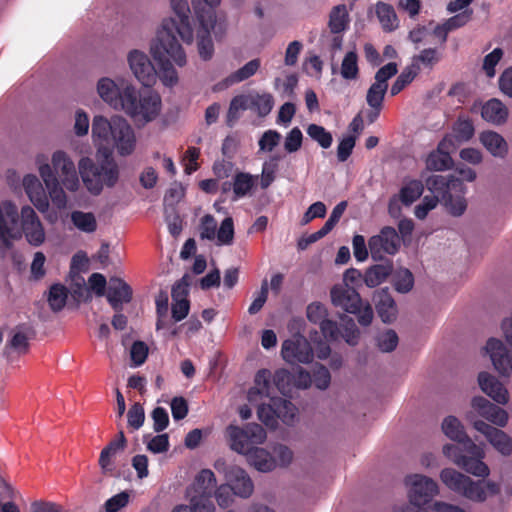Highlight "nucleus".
<instances>
[{
  "instance_id": "8fccbe9b",
  "label": "nucleus",
  "mask_w": 512,
  "mask_h": 512,
  "mask_svg": "<svg viewBox=\"0 0 512 512\" xmlns=\"http://www.w3.org/2000/svg\"><path fill=\"white\" fill-rule=\"evenodd\" d=\"M307 134L324 149L332 145L333 138L331 133L320 125L310 124L307 128Z\"/></svg>"
},
{
  "instance_id": "6ab92c4d",
  "label": "nucleus",
  "mask_w": 512,
  "mask_h": 512,
  "mask_svg": "<svg viewBox=\"0 0 512 512\" xmlns=\"http://www.w3.org/2000/svg\"><path fill=\"white\" fill-rule=\"evenodd\" d=\"M480 390L499 405H507L510 401L508 388L493 374L481 371L477 376Z\"/></svg>"
},
{
  "instance_id": "20e7f679",
  "label": "nucleus",
  "mask_w": 512,
  "mask_h": 512,
  "mask_svg": "<svg viewBox=\"0 0 512 512\" xmlns=\"http://www.w3.org/2000/svg\"><path fill=\"white\" fill-rule=\"evenodd\" d=\"M91 138L96 156L128 157L137 148V136L131 124L121 115L110 117L98 114L91 123Z\"/></svg>"
},
{
  "instance_id": "4be33fe9",
  "label": "nucleus",
  "mask_w": 512,
  "mask_h": 512,
  "mask_svg": "<svg viewBox=\"0 0 512 512\" xmlns=\"http://www.w3.org/2000/svg\"><path fill=\"white\" fill-rule=\"evenodd\" d=\"M468 450L475 457L464 456L463 459L455 460V465L475 477H488L490 475V469L488 465L483 462V458L485 457L484 451L473 442H470L468 445Z\"/></svg>"
},
{
  "instance_id": "052dcab7",
  "label": "nucleus",
  "mask_w": 512,
  "mask_h": 512,
  "mask_svg": "<svg viewBox=\"0 0 512 512\" xmlns=\"http://www.w3.org/2000/svg\"><path fill=\"white\" fill-rule=\"evenodd\" d=\"M306 316L310 322L320 326L327 319L328 311L323 304L313 302L307 306Z\"/></svg>"
},
{
  "instance_id": "de8ad7c7",
  "label": "nucleus",
  "mask_w": 512,
  "mask_h": 512,
  "mask_svg": "<svg viewBox=\"0 0 512 512\" xmlns=\"http://www.w3.org/2000/svg\"><path fill=\"white\" fill-rule=\"evenodd\" d=\"M475 129L471 120L467 118H459L454 124L453 133L451 135L458 145L457 142H464L470 140L474 135Z\"/></svg>"
},
{
  "instance_id": "4468645a",
  "label": "nucleus",
  "mask_w": 512,
  "mask_h": 512,
  "mask_svg": "<svg viewBox=\"0 0 512 512\" xmlns=\"http://www.w3.org/2000/svg\"><path fill=\"white\" fill-rule=\"evenodd\" d=\"M397 71V64L390 62L376 72L374 83L369 87L366 95L367 104L373 109V112L369 114L370 122L378 117L388 89V80L396 75Z\"/></svg>"
},
{
  "instance_id": "864d4df0",
  "label": "nucleus",
  "mask_w": 512,
  "mask_h": 512,
  "mask_svg": "<svg viewBox=\"0 0 512 512\" xmlns=\"http://www.w3.org/2000/svg\"><path fill=\"white\" fill-rule=\"evenodd\" d=\"M90 128V118L88 113L78 108L73 116V132L77 137H84L88 134Z\"/></svg>"
},
{
  "instance_id": "e2e57ef3",
  "label": "nucleus",
  "mask_w": 512,
  "mask_h": 512,
  "mask_svg": "<svg viewBox=\"0 0 512 512\" xmlns=\"http://www.w3.org/2000/svg\"><path fill=\"white\" fill-rule=\"evenodd\" d=\"M217 222L211 215H205L201 218L199 225L200 237L207 240H215Z\"/></svg>"
},
{
  "instance_id": "4d7b16f0",
  "label": "nucleus",
  "mask_w": 512,
  "mask_h": 512,
  "mask_svg": "<svg viewBox=\"0 0 512 512\" xmlns=\"http://www.w3.org/2000/svg\"><path fill=\"white\" fill-rule=\"evenodd\" d=\"M484 419H486L492 426L500 429L508 424L509 414L505 409L494 404Z\"/></svg>"
},
{
  "instance_id": "a18cd8bd",
  "label": "nucleus",
  "mask_w": 512,
  "mask_h": 512,
  "mask_svg": "<svg viewBox=\"0 0 512 512\" xmlns=\"http://www.w3.org/2000/svg\"><path fill=\"white\" fill-rule=\"evenodd\" d=\"M261 62L259 59H253L247 62L243 67L239 68L237 71L229 75L226 79L228 84H235L242 82L258 71L260 68Z\"/></svg>"
},
{
  "instance_id": "ea45409f",
  "label": "nucleus",
  "mask_w": 512,
  "mask_h": 512,
  "mask_svg": "<svg viewBox=\"0 0 512 512\" xmlns=\"http://www.w3.org/2000/svg\"><path fill=\"white\" fill-rule=\"evenodd\" d=\"M340 75L347 81L356 80L358 78V56L355 51H349L345 54L340 66Z\"/></svg>"
},
{
  "instance_id": "f257e3e1",
  "label": "nucleus",
  "mask_w": 512,
  "mask_h": 512,
  "mask_svg": "<svg viewBox=\"0 0 512 512\" xmlns=\"http://www.w3.org/2000/svg\"><path fill=\"white\" fill-rule=\"evenodd\" d=\"M168 4L175 17L168 16L161 20L149 43V52L160 63L168 56L177 67L182 68L187 64V55L176 34L187 45L194 42L190 7L188 0H168Z\"/></svg>"
},
{
  "instance_id": "473e14b6",
  "label": "nucleus",
  "mask_w": 512,
  "mask_h": 512,
  "mask_svg": "<svg viewBox=\"0 0 512 512\" xmlns=\"http://www.w3.org/2000/svg\"><path fill=\"white\" fill-rule=\"evenodd\" d=\"M246 457L249 464L260 472H270L277 467L274 457L257 446Z\"/></svg>"
},
{
  "instance_id": "f3484780",
  "label": "nucleus",
  "mask_w": 512,
  "mask_h": 512,
  "mask_svg": "<svg viewBox=\"0 0 512 512\" xmlns=\"http://www.w3.org/2000/svg\"><path fill=\"white\" fill-rule=\"evenodd\" d=\"M281 356L290 364H308L313 360L314 351L309 341L303 335L296 334L283 341Z\"/></svg>"
},
{
  "instance_id": "b1692460",
  "label": "nucleus",
  "mask_w": 512,
  "mask_h": 512,
  "mask_svg": "<svg viewBox=\"0 0 512 512\" xmlns=\"http://www.w3.org/2000/svg\"><path fill=\"white\" fill-rule=\"evenodd\" d=\"M330 296L334 306L348 313H356L362 301L355 287L335 285L331 289Z\"/></svg>"
},
{
  "instance_id": "603ef678",
  "label": "nucleus",
  "mask_w": 512,
  "mask_h": 512,
  "mask_svg": "<svg viewBox=\"0 0 512 512\" xmlns=\"http://www.w3.org/2000/svg\"><path fill=\"white\" fill-rule=\"evenodd\" d=\"M282 139L281 134L276 131L269 129L265 131L258 141L259 152L271 153L279 145Z\"/></svg>"
},
{
  "instance_id": "f8f14e48",
  "label": "nucleus",
  "mask_w": 512,
  "mask_h": 512,
  "mask_svg": "<svg viewBox=\"0 0 512 512\" xmlns=\"http://www.w3.org/2000/svg\"><path fill=\"white\" fill-rule=\"evenodd\" d=\"M225 438L233 451L247 456L256 446L265 442L267 434L260 425L255 423L248 424L244 428L230 424L225 429Z\"/></svg>"
},
{
  "instance_id": "f03ea898",
  "label": "nucleus",
  "mask_w": 512,
  "mask_h": 512,
  "mask_svg": "<svg viewBox=\"0 0 512 512\" xmlns=\"http://www.w3.org/2000/svg\"><path fill=\"white\" fill-rule=\"evenodd\" d=\"M34 163L52 203L58 209L66 208V192H78L82 182L73 159L66 151L57 149L50 158L45 153L36 154Z\"/></svg>"
},
{
  "instance_id": "4c0bfd02",
  "label": "nucleus",
  "mask_w": 512,
  "mask_h": 512,
  "mask_svg": "<svg viewBox=\"0 0 512 512\" xmlns=\"http://www.w3.org/2000/svg\"><path fill=\"white\" fill-rule=\"evenodd\" d=\"M391 272L388 265L377 264L366 270L363 280L369 288H374L382 284Z\"/></svg>"
},
{
  "instance_id": "72a5a7b5",
  "label": "nucleus",
  "mask_w": 512,
  "mask_h": 512,
  "mask_svg": "<svg viewBox=\"0 0 512 512\" xmlns=\"http://www.w3.org/2000/svg\"><path fill=\"white\" fill-rule=\"evenodd\" d=\"M156 330H169L172 336L177 335L178 330L171 327V321L168 319V295L166 292H160L156 297Z\"/></svg>"
},
{
  "instance_id": "dca6fc26",
  "label": "nucleus",
  "mask_w": 512,
  "mask_h": 512,
  "mask_svg": "<svg viewBox=\"0 0 512 512\" xmlns=\"http://www.w3.org/2000/svg\"><path fill=\"white\" fill-rule=\"evenodd\" d=\"M401 244V237L396 229L390 226L383 227L378 234L368 240L369 251L375 260L382 259L384 255H395Z\"/></svg>"
},
{
  "instance_id": "2eb2a0df",
  "label": "nucleus",
  "mask_w": 512,
  "mask_h": 512,
  "mask_svg": "<svg viewBox=\"0 0 512 512\" xmlns=\"http://www.w3.org/2000/svg\"><path fill=\"white\" fill-rule=\"evenodd\" d=\"M472 427L481 433L488 443L502 456L512 454V438L503 430L492 426L488 422L473 417L472 413L467 415Z\"/></svg>"
},
{
  "instance_id": "680f3d73",
  "label": "nucleus",
  "mask_w": 512,
  "mask_h": 512,
  "mask_svg": "<svg viewBox=\"0 0 512 512\" xmlns=\"http://www.w3.org/2000/svg\"><path fill=\"white\" fill-rule=\"evenodd\" d=\"M439 203V199L435 195H427L415 207L414 215L416 218L423 220L427 217L428 213L435 209Z\"/></svg>"
},
{
  "instance_id": "5701e85b",
  "label": "nucleus",
  "mask_w": 512,
  "mask_h": 512,
  "mask_svg": "<svg viewBox=\"0 0 512 512\" xmlns=\"http://www.w3.org/2000/svg\"><path fill=\"white\" fill-rule=\"evenodd\" d=\"M225 478L235 496L248 498L252 495L254 490L253 482L241 467L236 465L228 467L225 471Z\"/></svg>"
},
{
  "instance_id": "a211bd4d",
  "label": "nucleus",
  "mask_w": 512,
  "mask_h": 512,
  "mask_svg": "<svg viewBox=\"0 0 512 512\" xmlns=\"http://www.w3.org/2000/svg\"><path fill=\"white\" fill-rule=\"evenodd\" d=\"M457 148L452 136L444 137L438 144L436 150L432 151L426 158V167L432 171H445L453 166L451 153Z\"/></svg>"
},
{
  "instance_id": "6e6552de",
  "label": "nucleus",
  "mask_w": 512,
  "mask_h": 512,
  "mask_svg": "<svg viewBox=\"0 0 512 512\" xmlns=\"http://www.w3.org/2000/svg\"><path fill=\"white\" fill-rule=\"evenodd\" d=\"M78 169L86 191L92 196L115 187L120 179V168L113 156H97V162L88 156L81 157Z\"/></svg>"
},
{
  "instance_id": "79ce46f5",
  "label": "nucleus",
  "mask_w": 512,
  "mask_h": 512,
  "mask_svg": "<svg viewBox=\"0 0 512 512\" xmlns=\"http://www.w3.org/2000/svg\"><path fill=\"white\" fill-rule=\"evenodd\" d=\"M424 186L419 180H411L403 185L399 192V198L404 205H411L423 193Z\"/></svg>"
},
{
  "instance_id": "393cba45",
  "label": "nucleus",
  "mask_w": 512,
  "mask_h": 512,
  "mask_svg": "<svg viewBox=\"0 0 512 512\" xmlns=\"http://www.w3.org/2000/svg\"><path fill=\"white\" fill-rule=\"evenodd\" d=\"M375 309L382 320L386 324H391L397 320L398 307L387 289H381L373 294Z\"/></svg>"
},
{
  "instance_id": "bf43d9fd",
  "label": "nucleus",
  "mask_w": 512,
  "mask_h": 512,
  "mask_svg": "<svg viewBox=\"0 0 512 512\" xmlns=\"http://www.w3.org/2000/svg\"><path fill=\"white\" fill-rule=\"evenodd\" d=\"M303 142V133L298 127L292 128L284 138V149L287 153L297 152Z\"/></svg>"
},
{
  "instance_id": "c756f323",
  "label": "nucleus",
  "mask_w": 512,
  "mask_h": 512,
  "mask_svg": "<svg viewBox=\"0 0 512 512\" xmlns=\"http://www.w3.org/2000/svg\"><path fill=\"white\" fill-rule=\"evenodd\" d=\"M442 433L451 441L457 443H468L472 442L465 430V427L461 420L454 415L445 416L440 425Z\"/></svg>"
},
{
  "instance_id": "0e129e2a",
  "label": "nucleus",
  "mask_w": 512,
  "mask_h": 512,
  "mask_svg": "<svg viewBox=\"0 0 512 512\" xmlns=\"http://www.w3.org/2000/svg\"><path fill=\"white\" fill-rule=\"evenodd\" d=\"M341 321L344 324V330L341 336L349 345H356L359 339V330L353 319L343 316L341 317Z\"/></svg>"
},
{
  "instance_id": "49530a36",
  "label": "nucleus",
  "mask_w": 512,
  "mask_h": 512,
  "mask_svg": "<svg viewBox=\"0 0 512 512\" xmlns=\"http://www.w3.org/2000/svg\"><path fill=\"white\" fill-rule=\"evenodd\" d=\"M440 58L441 55L437 49L428 48L422 50L418 55L414 56L411 65L415 66L417 72H419L422 66L431 68L439 62Z\"/></svg>"
},
{
  "instance_id": "ddd939ff",
  "label": "nucleus",
  "mask_w": 512,
  "mask_h": 512,
  "mask_svg": "<svg viewBox=\"0 0 512 512\" xmlns=\"http://www.w3.org/2000/svg\"><path fill=\"white\" fill-rule=\"evenodd\" d=\"M480 355L489 359L499 376L512 378V346L499 338L490 337L480 348Z\"/></svg>"
},
{
  "instance_id": "9d476101",
  "label": "nucleus",
  "mask_w": 512,
  "mask_h": 512,
  "mask_svg": "<svg viewBox=\"0 0 512 512\" xmlns=\"http://www.w3.org/2000/svg\"><path fill=\"white\" fill-rule=\"evenodd\" d=\"M215 485L214 473L210 469H203L187 490L190 504L179 506L173 512H215V506L210 500V492Z\"/></svg>"
},
{
  "instance_id": "39448f33",
  "label": "nucleus",
  "mask_w": 512,
  "mask_h": 512,
  "mask_svg": "<svg viewBox=\"0 0 512 512\" xmlns=\"http://www.w3.org/2000/svg\"><path fill=\"white\" fill-rule=\"evenodd\" d=\"M270 378L271 372L267 369L256 373L254 386L248 392V401L259 405L258 417L266 426L275 428L278 425V419L291 424L295 420L297 408L285 399L272 396Z\"/></svg>"
},
{
  "instance_id": "9b49d317",
  "label": "nucleus",
  "mask_w": 512,
  "mask_h": 512,
  "mask_svg": "<svg viewBox=\"0 0 512 512\" xmlns=\"http://www.w3.org/2000/svg\"><path fill=\"white\" fill-rule=\"evenodd\" d=\"M135 85L124 76H101L95 83L97 96L110 108L121 111Z\"/></svg>"
},
{
  "instance_id": "0eeeda50",
  "label": "nucleus",
  "mask_w": 512,
  "mask_h": 512,
  "mask_svg": "<svg viewBox=\"0 0 512 512\" xmlns=\"http://www.w3.org/2000/svg\"><path fill=\"white\" fill-rule=\"evenodd\" d=\"M220 5L192 6L195 21L198 29L194 31V38L197 39V49L200 58L204 61L210 60L214 54V44L211 34L216 40H222L228 29L225 17L217 11Z\"/></svg>"
},
{
  "instance_id": "cd10ccee",
  "label": "nucleus",
  "mask_w": 512,
  "mask_h": 512,
  "mask_svg": "<svg viewBox=\"0 0 512 512\" xmlns=\"http://www.w3.org/2000/svg\"><path fill=\"white\" fill-rule=\"evenodd\" d=\"M479 142L493 157L503 159L508 154V143L499 133L486 130L479 134Z\"/></svg>"
},
{
  "instance_id": "e433bc0d",
  "label": "nucleus",
  "mask_w": 512,
  "mask_h": 512,
  "mask_svg": "<svg viewBox=\"0 0 512 512\" xmlns=\"http://www.w3.org/2000/svg\"><path fill=\"white\" fill-rule=\"evenodd\" d=\"M270 384L272 385V396H274L275 388L285 396L291 395L294 390L293 374L286 369H279L274 374L273 383L270 382Z\"/></svg>"
},
{
  "instance_id": "7c9ffc66",
  "label": "nucleus",
  "mask_w": 512,
  "mask_h": 512,
  "mask_svg": "<svg viewBox=\"0 0 512 512\" xmlns=\"http://www.w3.org/2000/svg\"><path fill=\"white\" fill-rule=\"evenodd\" d=\"M439 478L447 489L461 495L469 476L447 467L440 471Z\"/></svg>"
},
{
  "instance_id": "c9c22d12",
  "label": "nucleus",
  "mask_w": 512,
  "mask_h": 512,
  "mask_svg": "<svg viewBox=\"0 0 512 512\" xmlns=\"http://www.w3.org/2000/svg\"><path fill=\"white\" fill-rule=\"evenodd\" d=\"M70 219L75 228L83 233H94L97 230V219L94 213L75 210Z\"/></svg>"
},
{
  "instance_id": "13d9d810",
  "label": "nucleus",
  "mask_w": 512,
  "mask_h": 512,
  "mask_svg": "<svg viewBox=\"0 0 512 512\" xmlns=\"http://www.w3.org/2000/svg\"><path fill=\"white\" fill-rule=\"evenodd\" d=\"M277 170L278 164L276 158H271L263 163L260 181L262 189H266L272 184L275 180Z\"/></svg>"
},
{
  "instance_id": "c85d7f7f",
  "label": "nucleus",
  "mask_w": 512,
  "mask_h": 512,
  "mask_svg": "<svg viewBox=\"0 0 512 512\" xmlns=\"http://www.w3.org/2000/svg\"><path fill=\"white\" fill-rule=\"evenodd\" d=\"M481 116L486 122L499 126L506 123L509 110L500 100L493 98L482 105Z\"/></svg>"
},
{
  "instance_id": "f704fd0d",
  "label": "nucleus",
  "mask_w": 512,
  "mask_h": 512,
  "mask_svg": "<svg viewBox=\"0 0 512 512\" xmlns=\"http://www.w3.org/2000/svg\"><path fill=\"white\" fill-rule=\"evenodd\" d=\"M349 24V12L345 4L335 6L329 15V29L334 34H339L346 30Z\"/></svg>"
},
{
  "instance_id": "1a4fd4ad",
  "label": "nucleus",
  "mask_w": 512,
  "mask_h": 512,
  "mask_svg": "<svg viewBox=\"0 0 512 512\" xmlns=\"http://www.w3.org/2000/svg\"><path fill=\"white\" fill-rule=\"evenodd\" d=\"M162 111V99L155 91L139 92L135 86L121 112L134 123L144 126L156 120Z\"/></svg>"
},
{
  "instance_id": "423d86ee",
  "label": "nucleus",
  "mask_w": 512,
  "mask_h": 512,
  "mask_svg": "<svg viewBox=\"0 0 512 512\" xmlns=\"http://www.w3.org/2000/svg\"><path fill=\"white\" fill-rule=\"evenodd\" d=\"M153 59L158 63L159 70L156 69L150 56L141 49L134 48L127 52V66L134 78L145 87H152L159 79L166 87H174L179 82V75L175 68L177 66L168 56L164 61Z\"/></svg>"
},
{
  "instance_id": "a878e982",
  "label": "nucleus",
  "mask_w": 512,
  "mask_h": 512,
  "mask_svg": "<svg viewBox=\"0 0 512 512\" xmlns=\"http://www.w3.org/2000/svg\"><path fill=\"white\" fill-rule=\"evenodd\" d=\"M106 298L112 308L118 311L122 309L123 304L130 302L132 291L124 280L118 277H112L109 280Z\"/></svg>"
},
{
  "instance_id": "58836bf2",
  "label": "nucleus",
  "mask_w": 512,
  "mask_h": 512,
  "mask_svg": "<svg viewBox=\"0 0 512 512\" xmlns=\"http://www.w3.org/2000/svg\"><path fill=\"white\" fill-rule=\"evenodd\" d=\"M376 14L384 30L392 31L398 27V19L392 6L377 3Z\"/></svg>"
},
{
  "instance_id": "6e6d98bb",
  "label": "nucleus",
  "mask_w": 512,
  "mask_h": 512,
  "mask_svg": "<svg viewBox=\"0 0 512 512\" xmlns=\"http://www.w3.org/2000/svg\"><path fill=\"white\" fill-rule=\"evenodd\" d=\"M417 74L418 72L415 66L410 65L406 67L391 86V95L394 96L400 93L409 83L412 82Z\"/></svg>"
},
{
  "instance_id": "aec40b11",
  "label": "nucleus",
  "mask_w": 512,
  "mask_h": 512,
  "mask_svg": "<svg viewBox=\"0 0 512 512\" xmlns=\"http://www.w3.org/2000/svg\"><path fill=\"white\" fill-rule=\"evenodd\" d=\"M43 184L34 174H26L22 179V186L28 199L40 213L47 212L50 206V198L49 195L47 196Z\"/></svg>"
},
{
  "instance_id": "09e8293b",
  "label": "nucleus",
  "mask_w": 512,
  "mask_h": 512,
  "mask_svg": "<svg viewBox=\"0 0 512 512\" xmlns=\"http://www.w3.org/2000/svg\"><path fill=\"white\" fill-rule=\"evenodd\" d=\"M399 342L397 333L392 329H387L378 334L376 338L377 348L384 353L392 352L396 349Z\"/></svg>"
},
{
  "instance_id": "bb28decb",
  "label": "nucleus",
  "mask_w": 512,
  "mask_h": 512,
  "mask_svg": "<svg viewBox=\"0 0 512 512\" xmlns=\"http://www.w3.org/2000/svg\"><path fill=\"white\" fill-rule=\"evenodd\" d=\"M188 281L183 277L172 288V318L175 322L182 321L189 313L190 305L187 300Z\"/></svg>"
},
{
  "instance_id": "7ed1b4c3",
  "label": "nucleus",
  "mask_w": 512,
  "mask_h": 512,
  "mask_svg": "<svg viewBox=\"0 0 512 512\" xmlns=\"http://www.w3.org/2000/svg\"><path fill=\"white\" fill-rule=\"evenodd\" d=\"M23 236L33 247H39L46 241L45 227L35 209L24 205L19 210L14 201L0 200V246L10 248Z\"/></svg>"
},
{
  "instance_id": "69168bd1",
  "label": "nucleus",
  "mask_w": 512,
  "mask_h": 512,
  "mask_svg": "<svg viewBox=\"0 0 512 512\" xmlns=\"http://www.w3.org/2000/svg\"><path fill=\"white\" fill-rule=\"evenodd\" d=\"M503 56V50L501 48H495L492 52L485 56L483 61V70L489 78L495 76V67L499 63Z\"/></svg>"
},
{
  "instance_id": "412c9836",
  "label": "nucleus",
  "mask_w": 512,
  "mask_h": 512,
  "mask_svg": "<svg viewBox=\"0 0 512 512\" xmlns=\"http://www.w3.org/2000/svg\"><path fill=\"white\" fill-rule=\"evenodd\" d=\"M499 491V485L492 480L474 481L469 477L461 496L472 502L482 503Z\"/></svg>"
},
{
  "instance_id": "3c124183",
  "label": "nucleus",
  "mask_w": 512,
  "mask_h": 512,
  "mask_svg": "<svg viewBox=\"0 0 512 512\" xmlns=\"http://www.w3.org/2000/svg\"><path fill=\"white\" fill-rule=\"evenodd\" d=\"M68 292L67 289L60 284H55L50 288L49 295H48V302L50 307L54 311L61 310L67 300Z\"/></svg>"
},
{
  "instance_id": "c03bdc74",
  "label": "nucleus",
  "mask_w": 512,
  "mask_h": 512,
  "mask_svg": "<svg viewBox=\"0 0 512 512\" xmlns=\"http://www.w3.org/2000/svg\"><path fill=\"white\" fill-rule=\"evenodd\" d=\"M393 285L397 292L405 294L414 287V276L407 268L398 269L393 277Z\"/></svg>"
},
{
  "instance_id": "2f4dec72",
  "label": "nucleus",
  "mask_w": 512,
  "mask_h": 512,
  "mask_svg": "<svg viewBox=\"0 0 512 512\" xmlns=\"http://www.w3.org/2000/svg\"><path fill=\"white\" fill-rule=\"evenodd\" d=\"M346 207H347V202L346 201H342L339 204H337L334 207V209L332 210L331 215L328 218V220L325 223H323V227L320 230H318L317 232L311 234L309 236V238H308V240H307L305 245H303L300 242L299 246L303 249V248H305V246L307 244L313 243V242L321 239L325 235H327L335 227V225L338 223V221L342 217Z\"/></svg>"
},
{
  "instance_id": "338daca9",
  "label": "nucleus",
  "mask_w": 512,
  "mask_h": 512,
  "mask_svg": "<svg viewBox=\"0 0 512 512\" xmlns=\"http://www.w3.org/2000/svg\"><path fill=\"white\" fill-rule=\"evenodd\" d=\"M127 418L128 425L131 428L137 430L142 427L145 420V412L142 405L139 403H134L128 411Z\"/></svg>"
},
{
  "instance_id": "a19ab883",
  "label": "nucleus",
  "mask_w": 512,
  "mask_h": 512,
  "mask_svg": "<svg viewBox=\"0 0 512 512\" xmlns=\"http://www.w3.org/2000/svg\"><path fill=\"white\" fill-rule=\"evenodd\" d=\"M258 177L249 173L239 172L234 177L233 193L236 198H242L250 193Z\"/></svg>"
},
{
  "instance_id": "774afa93",
  "label": "nucleus",
  "mask_w": 512,
  "mask_h": 512,
  "mask_svg": "<svg viewBox=\"0 0 512 512\" xmlns=\"http://www.w3.org/2000/svg\"><path fill=\"white\" fill-rule=\"evenodd\" d=\"M215 498L217 504L221 508H227L234 502V493L231 487L227 484L220 485L215 491Z\"/></svg>"
},
{
  "instance_id": "37998d69",
  "label": "nucleus",
  "mask_w": 512,
  "mask_h": 512,
  "mask_svg": "<svg viewBox=\"0 0 512 512\" xmlns=\"http://www.w3.org/2000/svg\"><path fill=\"white\" fill-rule=\"evenodd\" d=\"M443 206L450 215L460 217L467 209V200L463 194L448 193L443 197Z\"/></svg>"
},
{
  "instance_id": "5fc2aeb1",
  "label": "nucleus",
  "mask_w": 512,
  "mask_h": 512,
  "mask_svg": "<svg viewBox=\"0 0 512 512\" xmlns=\"http://www.w3.org/2000/svg\"><path fill=\"white\" fill-rule=\"evenodd\" d=\"M234 238V224L231 217L225 218L219 229L216 230V243L217 245H230Z\"/></svg>"
}]
</instances>
